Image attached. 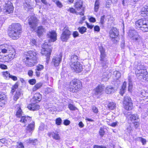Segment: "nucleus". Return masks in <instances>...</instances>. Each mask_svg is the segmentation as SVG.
Returning a JSON list of instances; mask_svg holds the SVG:
<instances>
[{
  "mask_svg": "<svg viewBox=\"0 0 148 148\" xmlns=\"http://www.w3.org/2000/svg\"><path fill=\"white\" fill-rule=\"evenodd\" d=\"M62 54L60 53L58 55L54 57L52 59V63L55 66H58L62 61Z\"/></svg>",
  "mask_w": 148,
  "mask_h": 148,
  "instance_id": "obj_14",
  "label": "nucleus"
},
{
  "mask_svg": "<svg viewBox=\"0 0 148 148\" xmlns=\"http://www.w3.org/2000/svg\"><path fill=\"white\" fill-rule=\"evenodd\" d=\"M21 92L20 90H18L16 91L15 95L13 97V99L15 101H16L20 96Z\"/></svg>",
  "mask_w": 148,
  "mask_h": 148,
  "instance_id": "obj_30",
  "label": "nucleus"
},
{
  "mask_svg": "<svg viewBox=\"0 0 148 148\" xmlns=\"http://www.w3.org/2000/svg\"><path fill=\"white\" fill-rule=\"evenodd\" d=\"M6 98V95L3 94H0V100H5Z\"/></svg>",
  "mask_w": 148,
  "mask_h": 148,
  "instance_id": "obj_51",
  "label": "nucleus"
},
{
  "mask_svg": "<svg viewBox=\"0 0 148 148\" xmlns=\"http://www.w3.org/2000/svg\"><path fill=\"white\" fill-rule=\"evenodd\" d=\"M104 88V86L103 85H99L94 89V94L97 95V97L102 94Z\"/></svg>",
  "mask_w": 148,
  "mask_h": 148,
  "instance_id": "obj_16",
  "label": "nucleus"
},
{
  "mask_svg": "<svg viewBox=\"0 0 148 148\" xmlns=\"http://www.w3.org/2000/svg\"><path fill=\"white\" fill-rule=\"evenodd\" d=\"M86 28L84 27H79L78 28L79 32L81 34H83L86 32Z\"/></svg>",
  "mask_w": 148,
  "mask_h": 148,
  "instance_id": "obj_36",
  "label": "nucleus"
},
{
  "mask_svg": "<svg viewBox=\"0 0 148 148\" xmlns=\"http://www.w3.org/2000/svg\"><path fill=\"white\" fill-rule=\"evenodd\" d=\"M21 30L22 26L19 23H13L9 27V36L14 40L18 39L19 37Z\"/></svg>",
  "mask_w": 148,
  "mask_h": 148,
  "instance_id": "obj_1",
  "label": "nucleus"
},
{
  "mask_svg": "<svg viewBox=\"0 0 148 148\" xmlns=\"http://www.w3.org/2000/svg\"><path fill=\"white\" fill-rule=\"evenodd\" d=\"M28 74L29 77H32L33 74V71L32 70H29L28 71Z\"/></svg>",
  "mask_w": 148,
  "mask_h": 148,
  "instance_id": "obj_57",
  "label": "nucleus"
},
{
  "mask_svg": "<svg viewBox=\"0 0 148 148\" xmlns=\"http://www.w3.org/2000/svg\"><path fill=\"white\" fill-rule=\"evenodd\" d=\"M94 30L95 31L98 32L99 31L100 28L98 26L96 25L94 27Z\"/></svg>",
  "mask_w": 148,
  "mask_h": 148,
  "instance_id": "obj_60",
  "label": "nucleus"
},
{
  "mask_svg": "<svg viewBox=\"0 0 148 148\" xmlns=\"http://www.w3.org/2000/svg\"><path fill=\"white\" fill-rule=\"evenodd\" d=\"M30 43L32 46H37V42L36 40L34 39H32L30 40Z\"/></svg>",
  "mask_w": 148,
  "mask_h": 148,
  "instance_id": "obj_47",
  "label": "nucleus"
},
{
  "mask_svg": "<svg viewBox=\"0 0 148 148\" xmlns=\"http://www.w3.org/2000/svg\"><path fill=\"white\" fill-rule=\"evenodd\" d=\"M45 93L46 94H48L53 91V89L51 88H47L45 90Z\"/></svg>",
  "mask_w": 148,
  "mask_h": 148,
  "instance_id": "obj_44",
  "label": "nucleus"
},
{
  "mask_svg": "<svg viewBox=\"0 0 148 148\" xmlns=\"http://www.w3.org/2000/svg\"><path fill=\"white\" fill-rule=\"evenodd\" d=\"M28 21L29 26L32 30H34L37 25L38 21L37 18L35 16H31L29 18Z\"/></svg>",
  "mask_w": 148,
  "mask_h": 148,
  "instance_id": "obj_11",
  "label": "nucleus"
},
{
  "mask_svg": "<svg viewBox=\"0 0 148 148\" xmlns=\"http://www.w3.org/2000/svg\"><path fill=\"white\" fill-rule=\"evenodd\" d=\"M128 35L136 44H140L142 43V39L135 30H131L129 31Z\"/></svg>",
  "mask_w": 148,
  "mask_h": 148,
  "instance_id": "obj_7",
  "label": "nucleus"
},
{
  "mask_svg": "<svg viewBox=\"0 0 148 148\" xmlns=\"http://www.w3.org/2000/svg\"><path fill=\"white\" fill-rule=\"evenodd\" d=\"M46 30L43 27L40 26L37 27L36 32L38 36H40L42 35L45 32Z\"/></svg>",
  "mask_w": 148,
  "mask_h": 148,
  "instance_id": "obj_20",
  "label": "nucleus"
},
{
  "mask_svg": "<svg viewBox=\"0 0 148 148\" xmlns=\"http://www.w3.org/2000/svg\"><path fill=\"white\" fill-rule=\"evenodd\" d=\"M18 85L17 84H15L13 86L12 88L11 92L13 93L18 88Z\"/></svg>",
  "mask_w": 148,
  "mask_h": 148,
  "instance_id": "obj_48",
  "label": "nucleus"
},
{
  "mask_svg": "<svg viewBox=\"0 0 148 148\" xmlns=\"http://www.w3.org/2000/svg\"><path fill=\"white\" fill-rule=\"evenodd\" d=\"M136 28L144 32H148V21L145 18L141 19L135 23Z\"/></svg>",
  "mask_w": 148,
  "mask_h": 148,
  "instance_id": "obj_5",
  "label": "nucleus"
},
{
  "mask_svg": "<svg viewBox=\"0 0 148 148\" xmlns=\"http://www.w3.org/2000/svg\"><path fill=\"white\" fill-rule=\"evenodd\" d=\"M111 5L110 2L109 1H107L106 4V7L107 8H110Z\"/></svg>",
  "mask_w": 148,
  "mask_h": 148,
  "instance_id": "obj_61",
  "label": "nucleus"
},
{
  "mask_svg": "<svg viewBox=\"0 0 148 148\" xmlns=\"http://www.w3.org/2000/svg\"><path fill=\"white\" fill-rule=\"evenodd\" d=\"M62 120L60 118H57L56 120V123L58 125H60L61 123Z\"/></svg>",
  "mask_w": 148,
  "mask_h": 148,
  "instance_id": "obj_45",
  "label": "nucleus"
},
{
  "mask_svg": "<svg viewBox=\"0 0 148 148\" xmlns=\"http://www.w3.org/2000/svg\"><path fill=\"white\" fill-rule=\"evenodd\" d=\"M48 136L49 137L52 136V137L54 139L56 140H59L60 139V137L57 133L52 132H49L48 134Z\"/></svg>",
  "mask_w": 148,
  "mask_h": 148,
  "instance_id": "obj_26",
  "label": "nucleus"
},
{
  "mask_svg": "<svg viewBox=\"0 0 148 148\" xmlns=\"http://www.w3.org/2000/svg\"><path fill=\"white\" fill-rule=\"evenodd\" d=\"M2 73L3 76L4 77H5L7 79L8 78H10V76L11 75L9 72L7 71L3 72Z\"/></svg>",
  "mask_w": 148,
  "mask_h": 148,
  "instance_id": "obj_39",
  "label": "nucleus"
},
{
  "mask_svg": "<svg viewBox=\"0 0 148 148\" xmlns=\"http://www.w3.org/2000/svg\"><path fill=\"white\" fill-rule=\"evenodd\" d=\"M9 52V54L8 56L5 57V59L6 62H8L11 61L15 58V52L14 49Z\"/></svg>",
  "mask_w": 148,
  "mask_h": 148,
  "instance_id": "obj_18",
  "label": "nucleus"
},
{
  "mask_svg": "<svg viewBox=\"0 0 148 148\" xmlns=\"http://www.w3.org/2000/svg\"><path fill=\"white\" fill-rule=\"evenodd\" d=\"M104 18L105 15H104L101 17L100 23L102 25L104 23Z\"/></svg>",
  "mask_w": 148,
  "mask_h": 148,
  "instance_id": "obj_54",
  "label": "nucleus"
},
{
  "mask_svg": "<svg viewBox=\"0 0 148 148\" xmlns=\"http://www.w3.org/2000/svg\"><path fill=\"white\" fill-rule=\"evenodd\" d=\"M14 10V7L12 4L10 2H8L5 3L4 7V12L5 14H8L13 12Z\"/></svg>",
  "mask_w": 148,
  "mask_h": 148,
  "instance_id": "obj_13",
  "label": "nucleus"
},
{
  "mask_svg": "<svg viewBox=\"0 0 148 148\" xmlns=\"http://www.w3.org/2000/svg\"><path fill=\"white\" fill-rule=\"evenodd\" d=\"M138 139L142 143L143 145H145L146 143V139L142 137H139L138 138Z\"/></svg>",
  "mask_w": 148,
  "mask_h": 148,
  "instance_id": "obj_46",
  "label": "nucleus"
},
{
  "mask_svg": "<svg viewBox=\"0 0 148 148\" xmlns=\"http://www.w3.org/2000/svg\"><path fill=\"white\" fill-rule=\"evenodd\" d=\"M129 85L128 87V90L130 92H131L132 91V81L130 79H129Z\"/></svg>",
  "mask_w": 148,
  "mask_h": 148,
  "instance_id": "obj_38",
  "label": "nucleus"
},
{
  "mask_svg": "<svg viewBox=\"0 0 148 148\" xmlns=\"http://www.w3.org/2000/svg\"><path fill=\"white\" fill-rule=\"evenodd\" d=\"M116 107V104L113 102L109 103L108 104V108L111 110H113Z\"/></svg>",
  "mask_w": 148,
  "mask_h": 148,
  "instance_id": "obj_34",
  "label": "nucleus"
},
{
  "mask_svg": "<svg viewBox=\"0 0 148 148\" xmlns=\"http://www.w3.org/2000/svg\"><path fill=\"white\" fill-rule=\"evenodd\" d=\"M70 123V122L69 121L67 120H65L64 122V124L66 125H69Z\"/></svg>",
  "mask_w": 148,
  "mask_h": 148,
  "instance_id": "obj_62",
  "label": "nucleus"
},
{
  "mask_svg": "<svg viewBox=\"0 0 148 148\" xmlns=\"http://www.w3.org/2000/svg\"><path fill=\"white\" fill-rule=\"evenodd\" d=\"M20 120V121L24 123H28L31 121V118L29 116H24V115L21 117Z\"/></svg>",
  "mask_w": 148,
  "mask_h": 148,
  "instance_id": "obj_23",
  "label": "nucleus"
},
{
  "mask_svg": "<svg viewBox=\"0 0 148 148\" xmlns=\"http://www.w3.org/2000/svg\"><path fill=\"white\" fill-rule=\"evenodd\" d=\"M16 115L17 117L20 118L24 115L23 114V112H22L20 108H19L17 111Z\"/></svg>",
  "mask_w": 148,
  "mask_h": 148,
  "instance_id": "obj_35",
  "label": "nucleus"
},
{
  "mask_svg": "<svg viewBox=\"0 0 148 148\" xmlns=\"http://www.w3.org/2000/svg\"><path fill=\"white\" fill-rule=\"evenodd\" d=\"M92 110L93 112L95 113H97L98 112V108L95 106H93L92 107Z\"/></svg>",
  "mask_w": 148,
  "mask_h": 148,
  "instance_id": "obj_49",
  "label": "nucleus"
},
{
  "mask_svg": "<svg viewBox=\"0 0 148 148\" xmlns=\"http://www.w3.org/2000/svg\"><path fill=\"white\" fill-rule=\"evenodd\" d=\"M71 32L67 27H65L63 29L61 36V40L63 41H66L70 38Z\"/></svg>",
  "mask_w": 148,
  "mask_h": 148,
  "instance_id": "obj_12",
  "label": "nucleus"
},
{
  "mask_svg": "<svg viewBox=\"0 0 148 148\" xmlns=\"http://www.w3.org/2000/svg\"><path fill=\"white\" fill-rule=\"evenodd\" d=\"M99 50L100 53V63L103 68L106 69L108 67L109 61L105 52V49L102 46H101L99 47Z\"/></svg>",
  "mask_w": 148,
  "mask_h": 148,
  "instance_id": "obj_4",
  "label": "nucleus"
},
{
  "mask_svg": "<svg viewBox=\"0 0 148 148\" xmlns=\"http://www.w3.org/2000/svg\"><path fill=\"white\" fill-rule=\"evenodd\" d=\"M82 1L81 0H77L75 3L74 6L77 10H79L82 8Z\"/></svg>",
  "mask_w": 148,
  "mask_h": 148,
  "instance_id": "obj_27",
  "label": "nucleus"
},
{
  "mask_svg": "<svg viewBox=\"0 0 148 148\" xmlns=\"http://www.w3.org/2000/svg\"><path fill=\"white\" fill-rule=\"evenodd\" d=\"M125 115L127 119L132 121L134 120L137 121L138 119L137 115L132 114L130 112H128L127 114Z\"/></svg>",
  "mask_w": 148,
  "mask_h": 148,
  "instance_id": "obj_19",
  "label": "nucleus"
},
{
  "mask_svg": "<svg viewBox=\"0 0 148 148\" xmlns=\"http://www.w3.org/2000/svg\"><path fill=\"white\" fill-rule=\"evenodd\" d=\"M68 108L70 110H75L77 109V108L71 104H69L68 105Z\"/></svg>",
  "mask_w": 148,
  "mask_h": 148,
  "instance_id": "obj_41",
  "label": "nucleus"
},
{
  "mask_svg": "<svg viewBox=\"0 0 148 148\" xmlns=\"http://www.w3.org/2000/svg\"><path fill=\"white\" fill-rule=\"evenodd\" d=\"M0 68L2 69H7V66L6 65L3 64H0Z\"/></svg>",
  "mask_w": 148,
  "mask_h": 148,
  "instance_id": "obj_52",
  "label": "nucleus"
},
{
  "mask_svg": "<svg viewBox=\"0 0 148 148\" xmlns=\"http://www.w3.org/2000/svg\"><path fill=\"white\" fill-rule=\"evenodd\" d=\"M56 4L59 7L61 8L62 7V5L61 3L59 1H57L56 2Z\"/></svg>",
  "mask_w": 148,
  "mask_h": 148,
  "instance_id": "obj_59",
  "label": "nucleus"
},
{
  "mask_svg": "<svg viewBox=\"0 0 148 148\" xmlns=\"http://www.w3.org/2000/svg\"><path fill=\"white\" fill-rule=\"evenodd\" d=\"M110 37L112 38V41L114 43H116L117 42L118 38L119 33L117 28L115 27L112 28L110 31Z\"/></svg>",
  "mask_w": 148,
  "mask_h": 148,
  "instance_id": "obj_10",
  "label": "nucleus"
},
{
  "mask_svg": "<svg viewBox=\"0 0 148 148\" xmlns=\"http://www.w3.org/2000/svg\"><path fill=\"white\" fill-rule=\"evenodd\" d=\"M94 148H106V147H105L102 146L95 145L94 146Z\"/></svg>",
  "mask_w": 148,
  "mask_h": 148,
  "instance_id": "obj_64",
  "label": "nucleus"
},
{
  "mask_svg": "<svg viewBox=\"0 0 148 148\" xmlns=\"http://www.w3.org/2000/svg\"><path fill=\"white\" fill-rule=\"evenodd\" d=\"M99 133L100 134V135L101 137L103 136L104 135L105 133V132L104 131L103 128L101 127L100 128L99 131Z\"/></svg>",
  "mask_w": 148,
  "mask_h": 148,
  "instance_id": "obj_42",
  "label": "nucleus"
},
{
  "mask_svg": "<svg viewBox=\"0 0 148 148\" xmlns=\"http://www.w3.org/2000/svg\"><path fill=\"white\" fill-rule=\"evenodd\" d=\"M141 14L143 15V16H147L148 17V6L145 5L143 7L140 11Z\"/></svg>",
  "mask_w": 148,
  "mask_h": 148,
  "instance_id": "obj_24",
  "label": "nucleus"
},
{
  "mask_svg": "<svg viewBox=\"0 0 148 148\" xmlns=\"http://www.w3.org/2000/svg\"><path fill=\"white\" fill-rule=\"evenodd\" d=\"M27 143H32V145H35L38 143V141L37 139L32 140L31 138H29L26 140Z\"/></svg>",
  "mask_w": 148,
  "mask_h": 148,
  "instance_id": "obj_37",
  "label": "nucleus"
},
{
  "mask_svg": "<svg viewBox=\"0 0 148 148\" xmlns=\"http://www.w3.org/2000/svg\"><path fill=\"white\" fill-rule=\"evenodd\" d=\"M28 82L30 84L33 85L35 84L36 83V81L35 79H32L29 80Z\"/></svg>",
  "mask_w": 148,
  "mask_h": 148,
  "instance_id": "obj_50",
  "label": "nucleus"
},
{
  "mask_svg": "<svg viewBox=\"0 0 148 148\" xmlns=\"http://www.w3.org/2000/svg\"><path fill=\"white\" fill-rule=\"evenodd\" d=\"M41 95L39 93H37L34 95L32 101H34L33 102L38 103L41 100Z\"/></svg>",
  "mask_w": 148,
  "mask_h": 148,
  "instance_id": "obj_25",
  "label": "nucleus"
},
{
  "mask_svg": "<svg viewBox=\"0 0 148 148\" xmlns=\"http://www.w3.org/2000/svg\"><path fill=\"white\" fill-rule=\"evenodd\" d=\"M1 47L6 49L9 52L11 50L14 49L12 46L7 44H5L4 45L2 46Z\"/></svg>",
  "mask_w": 148,
  "mask_h": 148,
  "instance_id": "obj_32",
  "label": "nucleus"
},
{
  "mask_svg": "<svg viewBox=\"0 0 148 148\" xmlns=\"http://www.w3.org/2000/svg\"><path fill=\"white\" fill-rule=\"evenodd\" d=\"M34 122L33 121L32 123L29 124L26 128V132L27 133L29 132L31 135L32 134V131H33L34 128Z\"/></svg>",
  "mask_w": 148,
  "mask_h": 148,
  "instance_id": "obj_22",
  "label": "nucleus"
},
{
  "mask_svg": "<svg viewBox=\"0 0 148 148\" xmlns=\"http://www.w3.org/2000/svg\"><path fill=\"white\" fill-rule=\"evenodd\" d=\"M48 47V44L45 42L42 45V49L41 50V53L42 55H45L46 57L47 61H49L50 58L51 53V49L50 48H47Z\"/></svg>",
  "mask_w": 148,
  "mask_h": 148,
  "instance_id": "obj_8",
  "label": "nucleus"
},
{
  "mask_svg": "<svg viewBox=\"0 0 148 148\" xmlns=\"http://www.w3.org/2000/svg\"><path fill=\"white\" fill-rule=\"evenodd\" d=\"M137 78L143 82H148V73L146 68L140 63L138 64L135 71Z\"/></svg>",
  "mask_w": 148,
  "mask_h": 148,
  "instance_id": "obj_3",
  "label": "nucleus"
},
{
  "mask_svg": "<svg viewBox=\"0 0 148 148\" xmlns=\"http://www.w3.org/2000/svg\"><path fill=\"white\" fill-rule=\"evenodd\" d=\"M5 100H0V106L3 107L5 103Z\"/></svg>",
  "mask_w": 148,
  "mask_h": 148,
  "instance_id": "obj_53",
  "label": "nucleus"
},
{
  "mask_svg": "<svg viewBox=\"0 0 148 148\" xmlns=\"http://www.w3.org/2000/svg\"><path fill=\"white\" fill-rule=\"evenodd\" d=\"M0 48L1 49V52L3 53H8L9 52L8 51H7V50L5 49V48H3L1 47Z\"/></svg>",
  "mask_w": 148,
  "mask_h": 148,
  "instance_id": "obj_58",
  "label": "nucleus"
},
{
  "mask_svg": "<svg viewBox=\"0 0 148 148\" xmlns=\"http://www.w3.org/2000/svg\"><path fill=\"white\" fill-rule=\"evenodd\" d=\"M36 53L34 51H29L26 53L23 56L24 61L26 66H33L37 62Z\"/></svg>",
  "mask_w": 148,
  "mask_h": 148,
  "instance_id": "obj_2",
  "label": "nucleus"
},
{
  "mask_svg": "<svg viewBox=\"0 0 148 148\" xmlns=\"http://www.w3.org/2000/svg\"><path fill=\"white\" fill-rule=\"evenodd\" d=\"M114 90L113 88L110 86H108L105 88V91L106 93L110 94L113 92Z\"/></svg>",
  "mask_w": 148,
  "mask_h": 148,
  "instance_id": "obj_29",
  "label": "nucleus"
},
{
  "mask_svg": "<svg viewBox=\"0 0 148 148\" xmlns=\"http://www.w3.org/2000/svg\"><path fill=\"white\" fill-rule=\"evenodd\" d=\"M100 2L99 0H96L94 5V10L95 12H97L99 8Z\"/></svg>",
  "mask_w": 148,
  "mask_h": 148,
  "instance_id": "obj_33",
  "label": "nucleus"
},
{
  "mask_svg": "<svg viewBox=\"0 0 148 148\" xmlns=\"http://www.w3.org/2000/svg\"><path fill=\"white\" fill-rule=\"evenodd\" d=\"M27 107L29 110L32 111L38 110L40 108V106L35 103L29 104Z\"/></svg>",
  "mask_w": 148,
  "mask_h": 148,
  "instance_id": "obj_21",
  "label": "nucleus"
},
{
  "mask_svg": "<svg viewBox=\"0 0 148 148\" xmlns=\"http://www.w3.org/2000/svg\"><path fill=\"white\" fill-rule=\"evenodd\" d=\"M123 103L125 109L130 110L132 109L133 104L130 97L127 95L125 96L123 99Z\"/></svg>",
  "mask_w": 148,
  "mask_h": 148,
  "instance_id": "obj_9",
  "label": "nucleus"
},
{
  "mask_svg": "<svg viewBox=\"0 0 148 148\" xmlns=\"http://www.w3.org/2000/svg\"><path fill=\"white\" fill-rule=\"evenodd\" d=\"M70 66L76 72H80L83 69L82 65L79 62H76L74 64H71Z\"/></svg>",
  "mask_w": 148,
  "mask_h": 148,
  "instance_id": "obj_15",
  "label": "nucleus"
},
{
  "mask_svg": "<svg viewBox=\"0 0 148 148\" xmlns=\"http://www.w3.org/2000/svg\"><path fill=\"white\" fill-rule=\"evenodd\" d=\"M114 75H115L116 79L119 78L121 76V73L118 71H115L114 72Z\"/></svg>",
  "mask_w": 148,
  "mask_h": 148,
  "instance_id": "obj_43",
  "label": "nucleus"
},
{
  "mask_svg": "<svg viewBox=\"0 0 148 148\" xmlns=\"http://www.w3.org/2000/svg\"><path fill=\"white\" fill-rule=\"evenodd\" d=\"M17 147L18 148H24V145L23 143L21 142L18 143Z\"/></svg>",
  "mask_w": 148,
  "mask_h": 148,
  "instance_id": "obj_56",
  "label": "nucleus"
},
{
  "mask_svg": "<svg viewBox=\"0 0 148 148\" xmlns=\"http://www.w3.org/2000/svg\"><path fill=\"white\" fill-rule=\"evenodd\" d=\"M73 37L74 38H75L79 36V34L77 32L75 31L73 32Z\"/></svg>",
  "mask_w": 148,
  "mask_h": 148,
  "instance_id": "obj_55",
  "label": "nucleus"
},
{
  "mask_svg": "<svg viewBox=\"0 0 148 148\" xmlns=\"http://www.w3.org/2000/svg\"><path fill=\"white\" fill-rule=\"evenodd\" d=\"M82 86V84L80 81L74 79L71 83L69 90L73 93L77 92L81 89Z\"/></svg>",
  "mask_w": 148,
  "mask_h": 148,
  "instance_id": "obj_6",
  "label": "nucleus"
},
{
  "mask_svg": "<svg viewBox=\"0 0 148 148\" xmlns=\"http://www.w3.org/2000/svg\"><path fill=\"white\" fill-rule=\"evenodd\" d=\"M47 37L49 38V42H54L57 39V34L54 31L49 32L47 34Z\"/></svg>",
  "mask_w": 148,
  "mask_h": 148,
  "instance_id": "obj_17",
  "label": "nucleus"
},
{
  "mask_svg": "<svg viewBox=\"0 0 148 148\" xmlns=\"http://www.w3.org/2000/svg\"><path fill=\"white\" fill-rule=\"evenodd\" d=\"M10 78H11L14 81H16L17 79V77H16L11 75L10 76Z\"/></svg>",
  "mask_w": 148,
  "mask_h": 148,
  "instance_id": "obj_63",
  "label": "nucleus"
},
{
  "mask_svg": "<svg viewBox=\"0 0 148 148\" xmlns=\"http://www.w3.org/2000/svg\"><path fill=\"white\" fill-rule=\"evenodd\" d=\"M78 59V56L75 54H73L71 56L70 59V64H75L76 62H78L77 61Z\"/></svg>",
  "mask_w": 148,
  "mask_h": 148,
  "instance_id": "obj_28",
  "label": "nucleus"
},
{
  "mask_svg": "<svg viewBox=\"0 0 148 148\" xmlns=\"http://www.w3.org/2000/svg\"><path fill=\"white\" fill-rule=\"evenodd\" d=\"M42 84L41 83L39 82L36 84L35 86L33 87L32 88V91H35L38 89H39L42 86Z\"/></svg>",
  "mask_w": 148,
  "mask_h": 148,
  "instance_id": "obj_31",
  "label": "nucleus"
},
{
  "mask_svg": "<svg viewBox=\"0 0 148 148\" xmlns=\"http://www.w3.org/2000/svg\"><path fill=\"white\" fill-rule=\"evenodd\" d=\"M44 68V66L40 64H38L36 66V71H40L42 70Z\"/></svg>",
  "mask_w": 148,
  "mask_h": 148,
  "instance_id": "obj_40",
  "label": "nucleus"
}]
</instances>
